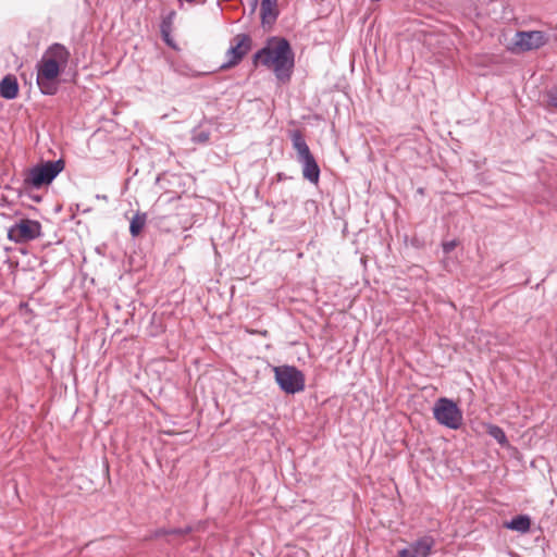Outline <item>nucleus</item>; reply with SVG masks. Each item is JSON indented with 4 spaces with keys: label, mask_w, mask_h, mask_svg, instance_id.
I'll list each match as a JSON object with an SVG mask.
<instances>
[{
    "label": "nucleus",
    "mask_w": 557,
    "mask_h": 557,
    "mask_svg": "<svg viewBox=\"0 0 557 557\" xmlns=\"http://www.w3.org/2000/svg\"><path fill=\"white\" fill-rule=\"evenodd\" d=\"M486 433L493 437L499 445L505 446L508 444L507 436L504 430L496 424H486Z\"/></svg>",
    "instance_id": "nucleus-15"
},
{
    "label": "nucleus",
    "mask_w": 557,
    "mask_h": 557,
    "mask_svg": "<svg viewBox=\"0 0 557 557\" xmlns=\"http://www.w3.org/2000/svg\"><path fill=\"white\" fill-rule=\"evenodd\" d=\"M252 62L256 66L260 63L272 67L275 77L282 83L290 79L295 65L289 42L285 38L276 37L269 39L267 45L255 53Z\"/></svg>",
    "instance_id": "nucleus-1"
},
{
    "label": "nucleus",
    "mask_w": 557,
    "mask_h": 557,
    "mask_svg": "<svg viewBox=\"0 0 557 557\" xmlns=\"http://www.w3.org/2000/svg\"><path fill=\"white\" fill-rule=\"evenodd\" d=\"M160 28H161V35H162L163 41L168 46H170L172 48H176V45H175L173 38L171 37V22L163 21Z\"/></svg>",
    "instance_id": "nucleus-16"
},
{
    "label": "nucleus",
    "mask_w": 557,
    "mask_h": 557,
    "mask_svg": "<svg viewBox=\"0 0 557 557\" xmlns=\"http://www.w3.org/2000/svg\"><path fill=\"white\" fill-rule=\"evenodd\" d=\"M250 1H251V10L255 11L258 5L259 0H250Z\"/></svg>",
    "instance_id": "nucleus-22"
},
{
    "label": "nucleus",
    "mask_w": 557,
    "mask_h": 557,
    "mask_svg": "<svg viewBox=\"0 0 557 557\" xmlns=\"http://www.w3.org/2000/svg\"><path fill=\"white\" fill-rule=\"evenodd\" d=\"M41 235V224L36 220L21 219L8 230V238L16 244L27 243Z\"/></svg>",
    "instance_id": "nucleus-7"
},
{
    "label": "nucleus",
    "mask_w": 557,
    "mask_h": 557,
    "mask_svg": "<svg viewBox=\"0 0 557 557\" xmlns=\"http://www.w3.org/2000/svg\"><path fill=\"white\" fill-rule=\"evenodd\" d=\"M553 101H554V104L557 107V99L554 98Z\"/></svg>",
    "instance_id": "nucleus-25"
},
{
    "label": "nucleus",
    "mask_w": 557,
    "mask_h": 557,
    "mask_svg": "<svg viewBox=\"0 0 557 557\" xmlns=\"http://www.w3.org/2000/svg\"><path fill=\"white\" fill-rule=\"evenodd\" d=\"M147 214L143 212H137L129 223V233L133 237H136L140 234L144 226L146 225Z\"/></svg>",
    "instance_id": "nucleus-14"
},
{
    "label": "nucleus",
    "mask_w": 557,
    "mask_h": 557,
    "mask_svg": "<svg viewBox=\"0 0 557 557\" xmlns=\"http://www.w3.org/2000/svg\"><path fill=\"white\" fill-rule=\"evenodd\" d=\"M273 371L275 382L284 393L296 394L305 389V374L295 366H277Z\"/></svg>",
    "instance_id": "nucleus-5"
},
{
    "label": "nucleus",
    "mask_w": 557,
    "mask_h": 557,
    "mask_svg": "<svg viewBox=\"0 0 557 557\" xmlns=\"http://www.w3.org/2000/svg\"><path fill=\"white\" fill-rule=\"evenodd\" d=\"M457 246V243L456 240H449V242H445L443 243L442 247H443V251L445 253H449L451 252Z\"/></svg>",
    "instance_id": "nucleus-20"
},
{
    "label": "nucleus",
    "mask_w": 557,
    "mask_h": 557,
    "mask_svg": "<svg viewBox=\"0 0 557 557\" xmlns=\"http://www.w3.org/2000/svg\"><path fill=\"white\" fill-rule=\"evenodd\" d=\"M434 419L441 424L451 430H458L462 425V411L457 404L446 397L438 398L433 407Z\"/></svg>",
    "instance_id": "nucleus-6"
},
{
    "label": "nucleus",
    "mask_w": 557,
    "mask_h": 557,
    "mask_svg": "<svg viewBox=\"0 0 557 557\" xmlns=\"http://www.w3.org/2000/svg\"><path fill=\"white\" fill-rule=\"evenodd\" d=\"M278 13L277 0H261L260 16L263 27L272 26L275 23Z\"/></svg>",
    "instance_id": "nucleus-11"
},
{
    "label": "nucleus",
    "mask_w": 557,
    "mask_h": 557,
    "mask_svg": "<svg viewBox=\"0 0 557 557\" xmlns=\"http://www.w3.org/2000/svg\"><path fill=\"white\" fill-rule=\"evenodd\" d=\"M252 39L248 34H237L231 40V46L226 51L227 61L220 66V70H227L237 65L244 57L250 51Z\"/></svg>",
    "instance_id": "nucleus-8"
},
{
    "label": "nucleus",
    "mask_w": 557,
    "mask_h": 557,
    "mask_svg": "<svg viewBox=\"0 0 557 557\" xmlns=\"http://www.w3.org/2000/svg\"><path fill=\"white\" fill-rule=\"evenodd\" d=\"M290 140L297 153V161L301 164L302 176L311 184L317 185L320 180V166L299 129L290 132Z\"/></svg>",
    "instance_id": "nucleus-3"
},
{
    "label": "nucleus",
    "mask_w": 557,
    "mask_h": 557,
    "mask_svg": "<svg viewBox=\"0 0 557 557\" xmlns=\"http://www.w3.org/2000/svg\"><path fill=\"white\" fill-rule=\"evenodd\" d=\"M171 69L183 76H199L200 74L195 73L187 64L184 63H171Z\"/></svg>",
    "instance_id": "nucleus-17"
},
{
    "label": "nucleus",
    "mask_w": 557,
    "mask_h": 557,
    "mask_svg": "<svg viewBox=\"0 0 557 557\" xmlns=\"http://www.w3.org/2000/svg\"><path fill=\"white\" fill-rule=\"evenodd\" d=\"M164 535H170L169 529L161 528V529L156 530L152 533L151 537L159 539Z\"/></svg>",
    "instance_id": "nucleus-21"
},
{
    "label": "nucleus",
    "mask_w": 557,
    "mask_h": 557,
    "mask_svg": "<svg viewBox=\"0 0 557 557\" xmlns=\"http://www.w3.org/2000/svg\"><path fill=\"white\" fill-rule=\"evenodd\" d=\"M170 535H186L191 532L190 527L169 529Z\"/></svg>",
    "instance_id": "nucleus-19"
},
{
    "label": "nucleus",
    "mask_w": 557,
    "mask_h": 557,
    "mask_svg": "<svg viewBox=\"0 0 557 557\" xmlns=\"http://www.w3.org/2000/svg\"><path fill=\"white\" fill-rule=\"evenodd\" d=\"M434 545V539L425 535L411 543L408 547L400 549L398 557H429Z\"/></svg>",
    "instance_id": "nucleus-10"
},
{
    "label": "nucleus",
    "mask_w": 557,
    "mask_h": 557,
    "mask_svg": "<svg viewBox=\"0 0 557 557\" xmlns=\"http://www.w3.org/2000/svg\"><path fill=\"white\" fill-rule=\"evenodd\" d=\"M505 525L509 530L527 533L531 527V519L527 515H519L512 518L509 522H506Z\"/></svg>",
    "instance_id": "nucleus-13"
},
{
    "label": "nucleus",
    "mask_w": 557,
    "mask_h": 557,
    "mask_svg": "<svg viewBox=\"0 0 557 557\" xmlns=\"http://www.w3.org/2000/svg\"><path fill=\"white\" fill-rule=\"evenodd\" d=\"M547 42V36L542 30H519L516 33L511 51L527 52L540 49Z\"/></svg>",
    "instance_id": "nucleus-9"
},
{
    "label": "nucleus",
    "mask_w": 557,
    "mask_h": 557,
    "mask_svg": "<svg viewBox=\"0 0 557 557\" xmlns=\"http://www.w3.org/2000/svg\"><path fill=\"white\" fill-rule=\"evenodd\" d=\"M64 165V161L59 159L55 161H47L30 168L24 177V187L26 189H39L42 186L51 184L52 181L63 171Z\"/></svg>",
    "instance_id": "nucleus-4"
},
{
    "label": "nucleus",
    "mask_w": 557,
    "mask_h": 557,
    "mask_svg": "<svg viewBox=\"0 0 557 557\" xmlns=\"http://www.w3.org/2000/svg\"><path fill=\"white\" fill-rule=\"evenodd\" d=\"M47 54H50V57L45 55L37 65L36 81L41 94L53 96L59 90L60 64L67 62L70 52L63 45L53 44L48 49Z\"/></svg>",
    "instance_id": "nucleus-2"
},
{
    "label": "nucleus",
    "mask_w": 557,
    "mask_h": 557,
    "mask_svg": "<svg viewBox=\"0 0 557 557\" xmlns=\"http://www.w3.org/2000/svg\"><path fill=\"white\" fill-rule=\"evenodd\" d=\"M18 83L14 75H5L0 81V96L7 100H12L17 97Z\"/></svg>",
    "instance_id": "nucleus-12"
},
{
    "label": "nucleus",
    "mask_w": 557,
    "mask_h": 557,
    "mask_svg": "<svg viewBox=\"0 0 557 557\" xmlns=\"http://www.w3.org/2000/svg\"><path fill=\"white\" fill-rule=\"evenodd\" d=\"M97 197L100 198V199L107 200V196H97Z\"/></svg>",
    "instance_id": "nucleus-24"
},
{
    "label": "nucleus",
    "mask_w": 557,
    "mask_h": 557,
    "mask_svg": "<svg viewBox=\"0 0 557 557\" xmlns=\"http://www.w3.org/2000/svg\"><path fill=\"white\" fill-rule=\"evenodd\" d=\"M191 139L197 144H207L210 139V132L197 128L193 132Z\"/></svg>",
    "instance_id": "nucleus-18"
},
{
    "label": "nucleus",
    "mask_w": 557,
    "mask_h": 557,
    "mask_svg": "<svg viewBox=\"0 0 557 557\" xmlns=\"http://www.w3.org/2000/svg\"><path fill=\"white\" fill-rule=\"evenodd\" d=\"M33 199L36 201V202H39L41 200V197L40 196H34Z\"/></svg>",
    "instance_id": "nucleus-23"
}]
</instances>
